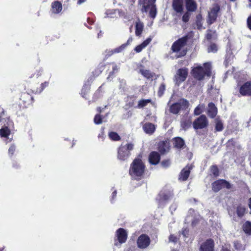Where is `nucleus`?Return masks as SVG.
Wrapping results in <instances>:
<instances>
[{"label":"nucleus","mask_w":251,"mask_h":251,"mask_svg":"<svg viewBox=\"0 0 251 251\" xmlns=\"http://www.w3.org/2000/svg\"><path fill=\"white\" fill-rule=\"evenodd\" d=\"M189 12L187 11L182 16V20L184 23H187L189 21L190 14Z\"/></svg>","instance_id":"de8ad7c7"},{"label":"nucleus","mask_w":251,"mask_h":251,"mask_svg":"<svg viewBox=\"0 0 251 251\" xmlns=\"http://www.w3.org/2000/svg\"><path fill=\"white\" fill-rule=\"evenodd\" d=\"M193 127L195 129H201L208 126V120L205 115H201L193 122Z\"/></svg>","instance_id":"ddd939ff"},{"label":"nucleus","mask_w":251,"mask_h":251,"mask_svg":"<svg viewBox=\"0 0 251 251\" xmlns=\"http://www.w3.org/2000/svg\"><path fill=\"white\" fill-rule=\"evenodd\" d=\"M105 133H104V127H102L101 128V132L98 135V138L99 139H101L102 141H103L105 138Z\"/></svg>","instance_id":"864d4df0"},{"label":"nucleus","mask_w":251,"mask_h":251,"mask_svg":"<svg viewBox=\"0 0 251 251\" xmlns=\"http://www.w3.org/2000/svg\"><path fill=\"white\" fill-rule=\"evenodd\" d=\"M172 7L173 9L178 13L183 11V0H173Z\"/></svg>","instance_id":"aec40b11"},{"label":"nucleus","mask_w":251,"mask_h":251,"mask_svg":"<svg viewBox=\"0 0 251 251\" xmlns=\"http://www.w3.org/2000/svg\"><path fill=\"white\" fill-rule=\"evenodd\" d=\"M191 74L194 78L199 81L203 80L205 76L210 77L212 74L211 65L206 62L203 64V67L198 66L194 67L191 70Z\"/></svg>","instance_id":"7ed1b4c3"},{"label":"nucleus","mask_w":251,"mask_h":251,"mask_svg":"<svg viewBox=\"0 0 251 251\" xmlns=\"http://www.w3.org/2000/svg\"><path fill=\"white\" fill-rule=\"evenodd\" d=\"M157 150L161 155L166 154L170 150L169 142L167 140L160 141L158 144Z\"/></svg>","instance_id":"dca6fc26"},{"label":"nucleus","mask_w":251,"mask_h":251,"mask_svg":"<svg viewBox=\"0 0 251 251\" xmlns=\"http://www.w3.org/2000/svg\"><path fill=\"white\" fill-rule=\"evenodd\" d=\"M169 240L173 242H175L176 240V237L173 235H171L169 237Z\"/></svg>","instance_id":"680f3d73"},{"label":"nucleus","mask_w":251,"mask_h":251,"mask_svg":"<svg viewBox=\"0 0 251 251\" xmlns=\"http://www.w3.org/2000/svg\"><path fill=\"white\" fill-rule=\"evenodd\" d=\"M192 167L189 164L187 165L180 172L178 176V179L180 181H185L188 178Z\"/></svg>","instance_id":"f3484780"},{"label":"nucleus","mask_w":251,"mask_h":251,"mask_svg":"<svg viewBox=\"0 0 251 251\" xmlns=\"http://www.w3.org/2000/svg\"><path fill=\"white\" fill-rule=\"evenodd\" d=\"M212 190L215 193L218 192L222 189H230L232 185L229 182L224 179H219L212 183Z\"/></svg>","instance_id":"6e6552de"},{"label":"nucleus","mask_w":251,"mask_h":251,"mask_svg":"<svg viewBox=\"0 0 251 251\" xmlns=\"http://www.w3.org/2000/svg\"><path fill=\"white\" fill-rule=\"evenodd\" d=\"M244 232L248 235H251V222H245L242 226Z\"/></svg>","instance_id":"2f4dec72"},{"label":"nucleus","mask_w":251,"mask_h":251,"mask_svg":"<svg viewBox=\"0 0 251 251\" xmlns=\"http://www.w3.org/2000/svg\"><path fill=\"white\" fill-rule=\"evenodd\" d=\"M5 115V111L4 109L0 106V123L2 122L4 119L3 117Z\"/></svg>","instance_id":"5fc2aeb1"},{"label":"nucleus","mask_w":251,"mask_h":251,"mask_svg":"<svg viewBox=\"0 0 251 251\" xmlns=\"http://www.w3.org/2000/svg\"><path fill=\"white\" fill-rule=\"evenodd\" d=\"M161 154L157 151H152L149 155V162L150 164L156 165L158 164L161 159Z\"/></svg>","instance_id":"6ab92c4d"},{"label":"nucleus","mask_w":251,"mask_h":251,"mask_svg":"<svg viewBox=\"0 0 251 251\" xmlns=\"http://www.w3.org/2000/svg\"><path fill=\"white\" fill-rule=\"evenodd\" d=\"M204 106L203 105L199 104L194 109V114L195 115H200L203 112L202 109Z\"/></svg>","instance_id":"79ce46f5"},{"label":"nucleus","mask_w":251,"mask_h":251,"mask_svg":"<svg viewBox=\"0 0 251 251\" xmlns=\"http://www.w3.org/2000/svg\"><path fill=\"white\" fill-rule=\"evenodd\" d=\"M101 88V86L99 88V89L96 91V92L94 94L93 96V101H96L100 97V89Z\"/></svg>","instance_id":"8fccbe9b"},{"label":"nucleus","mask_w":251,"mask_h":251,"mask_svg":"<svg viewBox=\"0 0 251 251\" xmlns=\"http://www.w3.org/2000/svg\"><path fill=\"white\" fill-rule=\"evenodd\" d=\"M239 92L243 97H251V80H248L242 84L238 83Z\"/></svg>","instance_id":"4468645a"},{"label":"nucleus","mask_w":251,"mask_h":251,"mask_svg":"<svg viewBox=\"0 0 251 251\" xmlns=\"http://www.w3.org/2000/svg\"><path fill=\"white\" fill-rule=\"evenodd\" d=\"M94 122L96 125H100L102 123V116L99 114H96L94 118Z\"/></svg>","instance_id":"37998d69"},{"label":"nucleus","mask_w":251,"mask_h":251,"mask_svg":"<svg viewBox=\"0 0 251 251\" xmlns=\"http://www.w3.org/2000/svg\"><path fill=\"white\" fill-rule=\"evenodd\" d=\"M151 242V239L147 234H142L138 237L136 243L139 249H145L150 246Z\"/></svg>","instance_id":"2eb2a0df"},{"label":"nucleus","mask_w":251,"mask_h":251,"mask_svg":"<svg viewBox=\"0 0 251 251\" xmlns=\"http://www.w3.org/2000/svg\"><path fill=\"white\" fill-rule=\"evenodd\" d=\"M135 28L136 36L139 37H141L144 29V24L142 22H140L139 19H138V21L136 23Z\"/></svg>","instance_id":"cd10ccee"},{"label":"nucleus","mask_w":251,"mask_h":251,"mask_svg":"<svg viewBox=\"0 0 251 251\" xmlns=\"http://www.w3.org/2000/svg\"><path fill=\"white\" fill-rule=\"evenodd\" d=\"M173 193L169 190L161 191L158 195L156 198L159 206H162L166 204L167 202L173 197Z\"/></svg>","instance_id":"9d476101"},{"label":"nucleus","mask_w":251,"mask_h":251,"mask_svg":"<svg viewBox=\"0 0 251 251\" xmlns=\"http://www.w3.org/2000/svg\"><path fill=\"white\" fill-rule=\"evenodd\" d=\"M144 131L149 134H152L155 130V126L154 124L151 123H146L143 126Z\"/></svg>","instance_id":"bb28decb"},{"label":"nucleus","mask_w":251,"mask_h":251,"mask_svg":"<svg viewBox=\"0 0 251 251\" xmlns=\"http://www.w3.org/2000/svg\"><path fill=\"white\" fill-rule=\"evenodd\" d=\"M105 65L104 64H100L97 68L92 72L93 75L94 77L99 76L104 69Z\"/></svg>","instance_id":"72a5a7b5"},{"label":"nucleus","mask_w":251,"mask_h":251,"mask_svg":"<svg viewBox=\"0 0 251 251\" xmlns=\"http://www.w3.org/2000/svg\"><path fill=\"white\" fill-rule=\"evenodd\" d=\"M86 0H78L77 3L78 4H81V3L84 2Z\"/></svg>","instance_id":"0e129e2a"},{"label":"nucleus","mask_w":251,"mask_h":251,"mask_svg":"<svg viewBox=\"0 0 251 251\" xmlns=\"http://www.w3.org/2000/svg\"><path fill=\"white\" fill-rule=\"evenodd\" d=\"M200 251H214V242L212 239L206 240L201 246Z\"/></svg>","instance_id":"a211bd4d"},{"label":"nucleus","mask_w":251,"mask_h":251,"mask_svg":"<svg viewBox=\"0 0 251 251\" xmlns=\"http://www.w3.org/2000/svg\"><path fill=\"white\" fill-rule=\"evenodd\" d=\"M92 80V79H90V80H87V81L84 84L82 88L80 94L81 96L85 99H87L86 96L90 91L91 83Z\"/></svg>","instance_id":"5701e85b"},{"label":"nucleus","mask_w":251,"mask_h":251,"mask_svg":"<svg viewBox=\"0 0 251 251\" xmlns=\"http://www.w3.org/2000/svg\"><path fill=\"white\" fill-rule=\"evenodd\" d=\"M247 208L242 204H239L236 207V214L239 218H242L247 213Z\"/></svg>","instance_id":"c85d7f7f"},{"label":"nucleus","mask_w":251,"mask_h":251,"mask_svg":"<svg viewBox=\"0 0 251 251\" xmlns=\"http://www.w3.org/2000/svg\"><path fill=\"white\" fill-rule=\"evenodd\" d=\"M165 89H166V85H165V83H161L160 84V85L159 86L158 90V92H157L158 96L159 97H162L164 93Z\"/></svg>","instance_id":"a19ab883"},{"label":"nucleus","mask_w":251,"mask_h":251,"mask_svg":"<svg viewBox=\"0 0 251 251\" xmlns=\"http://www.w3.org/2000/svg\"><path fill=\"white\" fill-rule=\"evenodd\" d=\"M189 229L185 228L182 229V234L184 237H188L189 235Z\"/></svg>","instance_id":"6e6d98bb"},{"label":"nucleus","mask_w":251,"mask_h":251,"mask_svg":"<svg viewBox=\"0 0 251 251\" xmlns=\"http://www.w3.org/2000/svg\"><path fill=\"white\" fill-rule=\"evenodd\" d=\"M52 12L54 14H59L62 10V4L58 0H55L51 5Z\"/></svg>","instance_id":"a878e982"},{"label":"nucleus","mask_w":251,"mask_h":251,"mask_svg":"<svg viewBox=\"0 0 251 251\" xmlns=\"http://www.w3.org/2000/svg\"><path fill=\"white\" fill-rule=\"evenodd\" d=\"M248 27L251 30V15L249 16L247 20Z\"/></svg>","instance_id":"13d9d810"},{"label":"nucleus","mask_w":251,"mask_h":251,"mask_svg":"<svg viewBox=\"0 0 251 251\" xmlns=\"http://www.w3.org/2000/svg\"><path fill=\"white\" fill-rule=\"evenodd\" d=\"M49 82L48 81H45L43 83H42L39 87H37L36 88H33L31 89L32 92L34 94H39L41 93L44 89L48 86Z\"/></svg>","instance_id":"7c9ffc66"},{"label":"nucleus","mask_w":251,"mask_h":251,"mask_svg":"<svg viewBox=\"0 0 251 251\" xmlns=\"http://www.w3.org/2000/svg\"><path fill=\"white\" fill-rule=\"evenodd\" d=\"M132 143H127L126 145L122 144L118 148L117 157L119 160L125 161L130 155V151L133 149Z\"/></svg>","instance_id":"39448f33"},{"label":"nucleus","mask_w":251,"mask_h":251,"mask_svg":"<svg viewBox=\"0 0 251 251\" xmlns=\"http://www.w3.org/2000/svg\"><path fill=\"white\" fill-rule=\"evenodd\" d=\"M248 205H249V208H250V209H251V198H249V199Z\"/></svg>","instance_id":"69168bd1"},{"label":"nucleus","mask_w":251,"mask_h":251,"mask_svg":"<svg viewBox=\"0 0 251 251\" xmlns=\"http://www.w3.org/2000/svg\"><path fill=\"white\" fill-rule=\"evenodd\" d=\"M109 64H112L113 65L112 71L111 72H110L109 74V76H112V75H114V74L115 73H117L118 72V67L117 65L114 62L110 63Z\"/></svg>","instance_id":"49530a36"},{"label":"nucleus","mask_w":251,"mask_h":251,"mask_svg":"<svg viewBox=\"0 0 251 251\" xmlns=\"http://www.w3.org/2000/svg\"><path fill=\"white\" fill-rule=\"evenodd\" d=\"M173 146L177 149H181L185 147L184 140L180 137H174L172 139Z\"/></svg>","instance_id":"412c9836"},{"label":"nucleus","mask_w":251,"mask_h":251,"mask_svg":"<svg viewBox=\"0 0 251 251\" xmlns=\"http://www.w3.org/2000/svg\"><path fill=\"white\" fill-rule=\"evenodd\" d=\"M144 49V48L142 46L141 44H140L138 46H137L135 49H134V50L136 52H140L142 51V50Z\"/></svg>","instance_id":"4d7b16f0"},{"label":"nucleus","mask_w":251,"mask_h":251,"mask_svg":"<svg viewBox=\"0 0 251 251\" xmlns=\"http://www.w3.org/2000/svg\"><path fill=\"white\" fill-rule=\"evenodd\" d=\"M209 171L214 176L217 177L219 176V169L217 165H213L211 166Z\"/></svg>","instance_id":"ea45409f"},{"label":"nucleus","mask_w":251,"mask_h":251,"mask_svg":"<svg viewBox=\"0 0 251 251\" xmlns=\"http://www.w3.org/2000/svg\"><path fill=\"white\" fill-rule=\"evenodd\" d=\"M234 142V139L233 138H231L230 140H228V142Z\"/></svg>","instance_id":"338daca9"},{"label":"nucleus","mask_w":251,"mask_h":251,"mask_svg":"<svg viewBox=\"0 0 251 251\" xmlns=\"http://www.w3.org/2000/svg\"><path fill=\"white\" fill-rule=\"evenodd\" d=\"M16 147L14 145L10 146L8 149V154L10 155H13L15 151Z\"/></svg>","instance_id":"603ef678"},{"label":"nucleus","mask_w":251,"mask_h":251,"mask_svg":"<svg viewBox=\"0 0 251 251\" xmlns=\"http://www.w3.org/2000/svg\"><path fill=\"white\" fill-rule=\"evenodd\" d=\"M220 6L218 3L214 4L210 9L208 13L207 23L208 25H211L215 23L220 12Z\"/></svg>","instance_id":"1a4fd4ad"},{"label":"nucleus","mask_w":251,"mask_h":251,"mask_svg":"<svg viewBox=\"0 0 251 251\" xmlns=\"http://www.w3.org/2000/svg\"><path fill=\"white\" fill-rule=\"evenodd\" d=\"M122 51V50L121 49V48H120V47L117 48H116L113 50H106L105 51V56H104V59H107L110 56L112 55L114 53H119Z\"/></svg>","instance_id":"f704fd0d"},{"label":"nucleus","mask_w":251,"mask_h":251,"mask_svg":"<svg viewBox=\"0 0 251 251\" xmlns=\"http://www.w3.org/2000/svg\"><path fill=\"white\" fill-rule=\"evenodd\" d=\"M205 38L208 42H211L212 40H217L218 38V34L216 30L208 29L206 30Z\"/></svg>","instance_id":"4be33fe9"},{"label":"nucleus","mask_w":251,"mask_h":251,"mask_svg":"<svg viewBox=\"0 0 251 251\" xmlns=\"http://www.w3.org/2000/svg\"><path fill=\"white\" fill-rule=\"evenodd\" d=\"M34 102L33 97L27 92L22 93L20 97V105L22 108H25L32 105Z\"/></svg>","instance_id":"f8f14e48"},{"label":"nucleus","mask_w":251,"mask_h":251,"mask_svg":"<svg viewBox=\"0 0 251 251\" xmlns=\"http://www.w3.org/2000/svg\"><path fill=\"white\" fill-rule=\"evenodd\" d=\"M189 106V101L184 99H180L178 102L173 103L169 108L170 112L177 114L181 110H186Z\"/></svg>","instance_id":"423d86ee"},{"label":"nucleus","mask_w":251,"mask_h":251,"mask_svg":"<svg viewBox=\"0 0 251 251\" xmlns=\"http://www.w3.org/2000/svg\"><path fill=\"white\" fill-rule=\"evenodd\" d=\"M146 166L143 161V152L139 153L130 165L129 175L132 179L139 181L145 176Z\"/></svg>","instance_id":"f257e3e1"},{"label":"nucleus","mask_w":251,"mask_h":251,"mask_svg":"<svg viewBox=\"0 0 251 251\" xmlns=\"http://www.w3.org/2000/svg\"><path fill=\"white\" fill-rule=\"evenodd\" d=\"M156 0H139L138 4L142 5L141 11L142 13L147 12L150 9L149 16L154 19L156 16L157 8L155 2Z\"/></svg>","instance_id":"20e7f679"},{"label":"nucleus","mask_w":251,"mask_h":251,"mask_svg":"<svg viewBox=\"0 0 251 251\" xmlns=\"http://www.w3.org/2000/svg\"><path fill=\"white\" fill-rule=\"evenodd\" d=\"M128 232L124 228H119L116 230L115 233L114 245L118 247L122 244L125 243L127 239Z\"/></svg>","instance_id":"0eeeda50"},{"label":"nucleus","mask_w":251,"mask_h":251,"mask_svg":"<svg viewBox=\"0 0 251 251\" xmlns=\"http://www.w3.org/2000/svg\"><path fill=\"white\" fill-rule=\"evenodd\" d=\"M152 37H149L147 38L145 41H144L141 44L142 46L145 48H146L151 41Z\"/></svg>","instance_id":"3c124183"},{"label":"nucleus","mask_w":251,"mask_h":251,"mask_svg":"<svg viewBox=\"0 0 251 251\" xmlns=\"http://www.w3.org/2000/svg\"><path fill=\"white\" fill-rule=\"evenodd\" d=\"M193 36L194 34L192 31H191L173 43L171 50L173 52L178 53L177 58L182 57L186 55L188 50L186 46L189 41L192 39Z\"/></svg>","instance_id":"f03ea898"},{"label":"nucleus","mask_w":251,"mask_h":251,"mask_svg":"<svg viewBox=\"0 0 251 251\" xmlns=\"http://www.w3.org/2000/svg\"><path fill=\"white\" fill-rule=\"evenodd\" d=\"M171 160L169 158L163 160L161 163V166L164 168H168L171 165Z\"/></svg>","instance_id":"c03bdc74"},{"label":"nucleus","mask_w":251,"mask_h":251,"mask_svg":"<svg viewBox=\"0 0 251 251\" xmlns=\"http://www.w3.org/2000/svg\"><path fill=\"white\" fill-rule=\"evenodd\" d=\"M4 249V248H0V251H3Z\"/></svg>","instance_id":"774afa93"},{"label":"nucleus","mask_w":251,"mask_h":251,"mask_svg":"<svg viewBox=\"0 0 251 251\" xmlns=\"http://www.w3.org/2000/svg\"><path fill=\"white\" fill-rule=\"evenodd\" d=\"M139 73H140L144 77L150 79L152 78L155 75V74L151 72L149 70L140 69Z\"/></svg>","instance_id":"c756f323"},{"label":"nucleus","mask_w":251,"mask_h":251,"mask_svg":"<svg viewBox=\"0 0 251 251\" xmlns=\"http://www.w3.org/2000/svg\"><path fill=\"white\" fill-rule=\"evenodd\" d=\"M224 129V125L221 120L216 119L215 120V131L219 132L221 131Z\"/></svg>","instance_id":"58836bf2"},{"label":"nucleus","mask_w":251,"mask_h":251,"mask_svg":"<svg viewBox=\"0 0 251 251\" xmlns=\"http://www.w3.org/2000/svg\"><path fill=\"white\" fill-rule=\"evenodd\" d=\"M218 50V47L215 43H211L208 47V51L209 52H216Z\"/></svg>","instance_id":"a18cd8bd"},{"label":"nucleus","mask_w":251,"mask_h":251,"mask_svg":"<svg viewBox=\"0 0 251 251\" xmlns=\"http://www.w3.org/2000/svg\"><path fill=\"white\" fill-rule=\"evenodd\" d=\"M10 130L7 126H5L0 129V136L1 137L8 138L10 134Z\"/></svg>","instance_id":"c9c22d12"},{"label":"nucleus","mask_w":251,"mask_h":251,"mask_svg":"<svg viewBox=\"0 0 251 251\" xmlns=\"http://www.w3.org/2000/svg\"><path fill=\"white\" fill-rule=\"evenodd\" d=\"M188 75V69L184 67L178 69L174 76V81L176 84L179 85L185 81Z\"/></svg>","instance_id":"9b49d317"},{"label":"nucleus","mask_w":251,"mask_h":251,"mask_svg":"<svg viewBox=\"0 0 251 251\" xmlns=\"http://www.w3.org/2000/svg\"><path fill=\"white\" fill-rule=\"evenodd\" d=\"M218 113L217 108L213 102H210L208 104V109L207 110V115L211 118H214Z\"/></svg>","instance_id":"b1692460"},{"label":"nucleus","mask_w":251,"mask_h":251,"mask_svg":"<svg viewBox=\"0 0 251 251\" xmlns=\"http://www.w3.org/2000/svg\"><path fill=\"white\" fill-rule=\"evenodd\" d=\"M192 122L190 119H185L181 121V126L184 130H187L191 126Z\"/></svg>","instance_id":"4c0bfd02"},{"label":"nucleus","mask_w":251,"mask_h":251,"mask_svg":"<svg viewBox=\"0 0 251 251\" xmlns=\"http://www.w3.org/2000/svg\"><path fill=\"white\" fill-rule=\"evenodd\" d=\"M117 196V191L116 190H114L112 193V195H111V201L112 202L115 198Z\"/></svg>","instance_id":"052dcab7"},{"label":"nucleus","mask_w":251,"mask_h":251,"mask_svg":"<svg viewBox=\"0 0 251 251\" xmlns=\"http://www.w3.org/2000/svg\"><path fill=\"white\" fill-rule=\"evenodd\" d=\"M151 102V99H141L138 101L136 108L141 109L147 106L148 103Z\"/></svg>","instance_id":"473e14b6"},{"label":"nucleus","mask_w":251,"mask_h":251,"mask_svg":"<svg viewBox=\"0 0 251 251\" xmlns=\"http://www.w3.org/2000/svg\"><path fill=\"white\" fill-rule=\"evenodd\" d=\"M231 64V59L230 57L226 58L224 64L226 67H227L229 64Z\"/></svg>","instance_id":"bf43d9fd"},{"label":"nucleus","mask_w":251,"mask_h":251,"mask_svg":"<svg viewBox=\"0 0 251 251\" xmlns=\"http://www.w3.org/2000/svg\"><path fill=\"white\" fill-rule=\"evenodd\" d=\"M186 8L188 12H195L197 9V4L194 0H185Z\"/></svg>","instance_id":"393cba45"},{"label":"nucleus","mask_w":251,"mask_h":251,"mask_svg":"<svg viewBox=\"0 0 251 251\" xmlns=\"http://www.w3.org/2000/svg\"><path fill=\"white\" fill-rule=\"evenodd\" d=\"M102 109L100 107H98L97 108V112L100 114L102 112Z\"/></svg>","instance_id":"e2e57ef3"},{"label":"nucleus","mask_w":251,"mask_h":251,"mask_svg":"<svg viewBox=\"0 0 251 251\" xmlns=\"http://www.w3.org/2000/svg\"><path fill=\"white\" fill-rule=\"evenodd\" d=\"M133 39L132 37H130L127 40L126 43L122 44L121 46H120V48L123 50L126 47V46L128 45H129L132 42Z\"/></svg>","instance_id":"09e8293b"},{"label":"nucleus","mask_w":251,"mask_h":251,"mask_svg":"<svg viewBox=\"0 0 251 251\" xmlns=\"http://www.w3.org/2000/svg\"><path fill=\"white\" fill-rule=\"evenodd\" d=\"M109 139L113 141H119L121 140L120 136L116 132L110 131L108 133Z\"/></svg>","instance_id":"e433bc0d"}]
</instances>
